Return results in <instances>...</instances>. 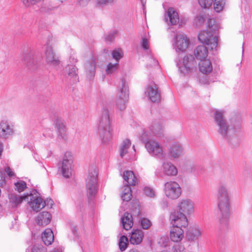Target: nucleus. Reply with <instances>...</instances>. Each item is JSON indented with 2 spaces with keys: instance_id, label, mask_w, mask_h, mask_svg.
<instances>
[{
  "instance_id": "1",
  "label": "nucleus",
  "mask_w": 252,
  "mask_h": 252,
  "mask_svg": "<svg viewBox=\"0 0 252 252\" xmlns=\"http://www.w3.org/2000/svg\"><path fill=\"white\" fill-rule=\"evenodd\" d=\"M217 205L218 218L222 226L227 225L230 215V203L228 190L226 184H220L218 187Z\"/></svg>"
},
{
  "instance_id": "2",
  "label": "nucleus",
  "mask_w": 252,
  "mask_h": 252,
  "mask_svg": "<svg viewBox=\"0 0 252 252\" xmlns=\"http://www.w3.org/2000/svg\"><path fill=\"white\" fill-rule=\"evenodd\" d=\"M194 202L189 198L180 200L177 205L176 211L170 213L169 217L177 224L188 226L189 222L187 215L194 212Z\"/></svg>"
},
{
  "instance_id": "3",
  "label": "nucleus",
  "mask_w": 252,
  "mask_h": 252,
  "mask_svg": "<svg viewBox=\"0 0 252 252\" xmlns=\"http://www.w3.org/2000/svg\"><path fill=\"white\" fill-rule=\"evenodd\" d=\"M97 171L95 165L89 167L88 175L86 179V188L87 197L89 205L93 206L98 190Z\"/></svg>"
},
{
  "instance_id": "4",
  "label": "nucleus",
  "mask_w": 252,
  "mask_h": 252,
  "mask_svg": "<svg viewBox=\"0 0 252 252\" xmlns=\"http://www.w3.org/2000/svg\"><path fill=\"white\" fill-rule=\"evenodd\" d=\"M214 119L215 124L218 126V133L223 137L229 140V142L233 146L238 145L240 142V139L237 135L229 136L228 125L226 120L224 118L223 112L216 110L214 114Z\"/></svg>"
},
{
  "instance_id": "5",
  "label": "nucleus",
  "mask_w": 252,
  "mask_h": 252,
  "mask_svg": "<svg viewBox=\"0 0 252 252\" xmlns=\"http://www.w3.org/2000/svg\"><path fill=\"white\" fill-rule=\"evenodd\" d=\"M98 133L102 142L106 143L112 138V128L110 126L108 110L103 109L98 124Z\"/></svg>"
},
{
  "instance_id": "6",
  "label": "nucleus",
  "mask_w": 252,
  "mask_h": 252,
  "mask_svg": "<svg viewBox=\"0 0 252 252\" xmlns=\"http://www.w3.org/2000/svg\"><path fill=\"white\" fill-rule=\"evenodd\" d=\"M208 30L201 32L198 35L199 40L204 44L208 45L211 49H215L218 45L217 36L214 35L217 30V26L215 25V21L210 19L207 21Z\"/></svg>"
},
{
  "instance_id": "7",
  "label": "nucleus",
  "mask_w": 252,
  "mask_h": 252,
  "mask_svg": "<svg viewBox=\"0 0 252 252\" xmlns=\"http://www.w3.org/2000/svg\"><path fill=\"white\" fill-rule=\"evenodd\" d=\"M128 86L125 79H122L118 87L116 105L119 109H126L129 98Z\"/></svg>"
},
{
  "instance_id": "8",
  "label": "nucleus",
  "mask_w": 252,
  "mask_h": 252,
  "mask_svg": "<svg viewBox=\"0 0 252 252\" xmlns=\"http://www.w3.org/2000/svg\"><path fill=\"white\" fill-rule=\"evenodd\" d=\"M164 192L168 198L175 200L181 196L182 189L180 185L177 182L168 181L164 184Z\"/></svg>"
},
{
  "instance_id": "9",
  "label": "nucleus",
  "mask_w": 252,
  "mask_h": 252,
  "mask_svg": "<svg viewBox=\"0 0 252 252\" xmlns=\"http://www.w3.org/2000/svg\"><path fill=\"white\" fill-rule=\"evenodd\" d=\"M176 65L178 67L179 70L181 73L184 74L191 71L196 65V63L192 55H189L185 56L182 62L178 59L175 60Z\"/></svg>"
},
{
  "instance_id": "10",
  "label": "nucleus",
  "mask_w": 252,
  "mask_h": 252,
  "mask_svg": "<svg viewBox=\"0 0 252 252\" xmlns=\"http://www.w3.org/2000/svg\"><path fill=\"white\" fill-rule=\"evenodd\" d=\"M147 151L152 156L156 157L161 159L165 158V154L163 152L162 147L157 141L151 140L147 142L145 145Z\"/></svg>"
},
{
  "instance_id": "11",
  "label": "nucleus",
  "mask_w": 252,
  "mask_h": 252,
  "mask_svg": "<svg viewBox=\"0 0 252 252\" xmlns=\"http://www.w3.org/2000/svg\"><path fill=\"white\" fill-rule=\"evenodd\" d=\"M73 158L71 153L67 152L65 153L62 161V173L63 176L69 178L72 175L73 167Z\"/></svg>"
},
{
  "instance_id": "12",
  "label": "nucleus",
  "mask_w": 252,
  "mask_h": 252,
  "mask_svg": "<svg viewBox=\"0 0 252 252\" xmlns=\"http://www.w3.org/2000/svg\"><path fill=\"white\" fill-rule=\"evenodd\" d=\"M169 220L170 223L173 225L170 231V238L171 240L174 242L181 241L184 237V231L183 228H186L187 226L177 224L172 220L170 217H169Z\"/></svg>"
},
{
  "instance_id": "13",
  "label": "nucleus",
  "mask_w": 252,
  "mask_h": 252,
  "mask_svg": "<svg viewBox=\"0 0 252 252\" xmlns=\"http://www.w3.org/2000/svg\"><path fill=\"white\" fill-rule=\"evenodd\" d=\"M26 199L32 209L36 212L39 211L46 206V202L42 198L36 196H33L32 194H27Z\"/></svg>"
},
{
  "instance_id": "14",
  "label": "nucleus",
  "mask_w": 252,
  "mask_h": 252,
  "mask_svg": "<svg viewBox=\"0 0 252 252\" xmlns=\"http://www.w3.org/2000/svg\"><path fill=\"white\" fill-rule=\"evenodd\" d=\"M189 44V40L183 34H176L173 39V46L176 52L185 51Z\"/></svg>"
},
{
  "instance_id": "15",
  "label": "nucleus",
  "mask_w": 252,
  "mask_h": 252,
  "mask_svg": "<svg viewBox=\"0 0 252 252\" xmlns=\"http://www.w3.org/2000/svg\"><path fill=\"white\" fill-rule=\"evenodd\" d=\"M45 58L48 64L56 66L60 64L59 57L54 52L53 47L51 45L47 44L45 47Z\"/></svg>"
},
{
  "instance_id": "16",
  "label": "nucleus",
  "mask_w": 252,
  "mask_h": 252,
  "mask_svg": "<svg viewBox=\"0 0 252 252\" xmlns=\"http://www.w3.org/2000/svg\"><path fill=\"white\" fill-rule=\"evenodd\" d=\"M145 94L153 102H158L160 100V92L159 91L157 85L155 83L150 84L148 86Z\"/></svg>"
},
{
  "instance_id": "17",
  "label": "nucleus",
  "mask_w": 252,
  "mask_h": 252,
  "mask_svg": "<svg viewBox=\"0 0 252 252\" xmlns=\"http://www.w3.org/2000/svg\"><path fill=\"white\" fill-rule=\"evenodd\" d=\"M14 133V126L6 120H2L0 123V137L7 138Z\"/></svg>"
},
{
  "instance_id": "18",
  "label": "nucleus",
  "mask_w": 252,
  "mask_h": 252,
  "mask_svg": "<svg viewBox=\"0 0 252 252\" xmlns=\"http://www.w3.org/2000/svg\"><path fill=\"white\" fill-rule=\"evenodd\" d=\"M202 231L198 226H190L186 233V239L189 242H194L201 236Z\"/></svg>"
},
{
  "instance_id": "19",
  "label": "nucleus",
  "mask_w": 252,
  "mask_h": 252,
  "mask_svg": "<svg viewBox=\"0 0 252 252\" xmlns=\"http://www.w3.org/2000/svg\"><path fill=\"white\" fill-rule=\"evenodd\" d=\"M144 232L142 230H133L130 234L129 241L131 244L138 245L142 242Z\"/></svg>"
},
{
  "instance_id": "20",
  "label": "nucleus",
  "mask_w": 252,
  "mask_h": 252,
  "mask_svg": "<svg viewBox=\"0 0 252 252\" xmlns=\"http://www.w3.org/2000/svg\"><path fill=\"white\" fill-rule=\"evenodd\" d=\"M162 123L160 120H156L152 122V125L150 127V130L156 136H160L163 133Z\"/></svg>"
},
{
  "instance_id": "21",
  "label": "nucleus",
  "mask_w": 252,
  "mask_h": 252,
  "mask_svg": "<svg viewBox=\"0 0 252 252\" xmlns=\"http://www.w3.org/2000/svg\"><path fill=\"white\" fill-rule=\"evenodd\" d=\"M162 171L163 174L168 176H174L178 173L176 167L170 162L162 163Z\"/></svg>"
},
{
  "instance_id": "22",
  "label": "nucleus",
  "mask_w": 252,
  "mask_h": 252,
  "mask_svg": "<svg viewBox=\"0 0 252 252\" xmlns=\"http://www.w3.org/2000/svg\"><path fill=\"white\" fill-rule=\"evenodd\" d=\"M51 215L48 212H42L39 214L36 219L37 224L39 226H45L50 223Z\"/></svg>"
},
{
  "instance_id": "23",
  "label": "nucleus",
  "mask_w": 252,
  "mask_h": 252,
  "mask_svg": "<svg viewBox=\"0 0 252 252\" xmlns=\"http://www.w3.org/2000/svg\"><path fill=\"white\" fill-rule=\"evenodd\" d=\"M85 67L87 78L89 80L93 79L94 76L95 72V61L94 59L91 58L89 61L86 63Z\"/></svg>"
},
{
  "instance_id": "24",
  "label": "nucleus",
  "mask_w": 252,
  "mask_h": 252,
  "mask_svg": "<svg viewBox=\"0 0 252 252\" xmlns=\"http://www.w3.org/2000/svg\"><path fill=\"white\" fill-rule=\"evenodd\" d=\"M70 64H68L64 69L65 72H66L68 75L70 77H76L77 75V68L74 64V63L77 62L76 59L74 60L73 58H70Z\"/></svg>"
},
{
  "instance_id": "25",
  "label": "nucleus",
  "mask_w": 252,
  "mask_h": 252,
  "mask_svg": "<svg viewBox=\"0 0 252 252\" xmlns=\"http://www.w3.org/2000/svg\"><path fill=\"white\" fill-rule=\"evenodd\" d=\"M196 58L201 61L205 60L208 56L207 48L204 45L198 46L194 51Z\"/></svg>"
},
{
  "instance_id": "26",
  "label": "nucleus",
  "mask_w": 252,
  "mask_h": 252,
  "mask_svg": "<svg viewBox=\"0 0 252 252\" xmlns=\"http://www.w3.org/2000/svg\"><path fill=\"white\" fill-rule=\"evenodd\" d=\"M121 220L123 228L126 230L130 229L133 226L132 215L128 212H125Z\"/></svg>"
},
{
  "instance_id": "27",
  "label": "nucleus",
  "mask_w": 252,
  "mask_h": 252,
  "mask_svg": "<svg viewBox=\"0 0 252 252\" xmlns=\"http://www.w3.org/2000/svg\"><path fill=\"white\" fill-rule=\"evenodd\" d=\"M167 17L169 18V22L172 25H176L179 22L178 14L173 8H168L167 11V15H165V18L166 21L168 22Z\"/></svg>"
},
{
  "instance_id": "28",
  "label": "nucleus",
  "mask_w": 252,
  "mask_h": 252,
  "mask_svg": "<svg viewBox=\"0 0 252 252\" xmlns=\"http://www.w3.org/2000/svg\"><path fill=\"white\" fill-rule=\"evenodd\" d=\"M183 150L182 146L178 143H175L170 146L169 153L172 157L178 158L182 155Z\"/></svg>"
},
{
  "instance_id": "29",
  "label": "nucleus",
  "mask_w": 252,
  "mask_h": 252,
  "mask_svg": "<svg viewBox=\"0 0 252 252\" xmlns=\"http://www.w3.org/2000/svg\"><path fill=\"white\" fill-rule=\"evenodd\" d=\"M54 234L50 228L46 229L42 234V239L46 245H51L54 240Z\"/></svg>"
},
{
  "instance_id": "30",
  "label": "nucleus",
  "mask_w": 252,
  "mask_h": 252,
  "mask_svg": "<svg viewBox=\"0 0 252 252\" xmlns=\"http://www.w3.org/2000/svg\"><path fill=\"white\" fill-rule=\"evenodd\" d=\"M55 127L57 131L58 136L62 138H64L66 135V128L60 119H57L54 123Z\"/></svg>"
},
{
  "instance_id": "31",
  "label": "nucleus",
  "mask_w": 252,
  "mask_h": 252,
  "mask_svg": "<svg viewBox=\"0 0 252 252\" xmlns=\"http://www.w3.org/2000/svg\"><path fill=\"white\" fill-rule=\"evenodd\" d=\"M123 178L125 182H126L129 186H135L136 184V178L131 171H126L123 173Z\"/></svg>"
},
{
  "instance_id": "32",
  "label": "nucleus",
  "mask_w": 252,
  "mask_h": 252,
  "mask_svg": "<svg viewBox=\"0 0 252 252\" xmlns=\"http://www.w3.org/2000/svg\"><path fill=\"white\" fill-rule=\"evenodd\" d=\"M199 65L200 71L204 74L209 73L213 70L212 63L208 60L201 61Z\"/></svg>"
},
{
  "instance_id": "33",
  "label": "nucleus",
  "mask_w": 252,
  "mask_h": 252,
  "mask_svg": "<svg viewBox=\"0 0 252 252\" xmlns=\"http://www.w3.org/2000/svg\"><path fill=\"white\" fill-rule=\"evenodd\" d=\"M131 145V142L129 139H125L122 143L120 147V156L122 158H124L128 153V149Z\"/></svg>"
},
{
  "instance_id": "34",
  "label": "nucleus",
  "mask_w": 252,
  "mask_h": 252,
  "mask_svg": "<svg viewBox=\"0 0 252 252\" xmlns=\"http://www.w3.org/2000/svg\"><path fill=\"white\" fill-rule=\"evenodd\" d=\"M132 197L131 189L128 185H125L121 193V198L123 201H128Z\"/></svg>"
},
{
  "instance_id": "35",
  "label": "nucleus",
  "mask_w": 252,
  "mask_h": 252,
  "mask_svg": "<svg viewBox=\"0 0 252 252\" xmlns=\"http://www.w3.org/2000/svg\"><path fill=\"white\" fill-rule=\"evenodd\" d=\"M9 199L10 202L12 203L13 206L16 207L19 204L21 203L23 200L27 201L26 199V195L20 196L16 194H11Z\"/></svg>"
},
{
  "instance_id": "36",
  "label": "nucleus",
  "mask_w": 252,
  "mask_h": 252,
  "mask_svg": "<svg viewBox=\"0 0 252 252\" xmlns=\"http://www.w3.org/2000/svg\"><path fill=\"white\" fill-rule=\"evenodd\" d=\"M23 60L27 65L30 66L34 63L33 53L32 51L26 52L23 55Z\"/></svg>"
},
{
  "instance_id": "37",
  "label": "nucleus",
  "mask_w": 252,
  "mask_h": 252,
  "mask_svg": "<svg viewBox=\"0 0 252 252\" xmlns=\"http://www.w3.org/2000/svg\"><path fill=\"white\" fill-rule=\"evenodd\" d=\"M116 2V0H95V5L98 7H102L107 5H112Z\"/></svg>"
},
{
  "instance_id": "38",
  "label": "nucleus",
  "mask_w": 252,
  "mask_h": 252,
  "mask_svg": "<svg viewBox=\"0 0 252 252\" xmlns=\"http://www.w3.org/2000/svg\"><path fill=\"white\" fill-rule=\"evenodd\" d=\"M119 63H109L107 66V68L106 69V72L107 74H111L113 73L117 72L119 69Z\"/></svg>"
},
{
  "instance_id": "39",
  "label": "nucleus",
  "mask_w": 252,
  "mask_h": 252,
  "mask_svg": "<svg viewBox=\"0 0 252 252\" xmlns=\"http://www.w3.org/2000/svg\"><path fill=\"white\" fill-rule=\"evenodd\" d=\"M128 245V239L127 237L123 235L120 237L119 242V248L121 251H125Z\"/></svg>"
},
{
  "instance_id": "40",
  "label": "nucleus",
  "mask_w": 252,
  "mask_h": 252,
  "mask_svg": "<svg viewBox=\"0 0 252 252\" xmlns=\"http://www.w3.org/2000/svg\"><path fill=\"white\" fill-rule=\"evenodd\" d=\"M215 10L219 12L221 11L224 6V0H213Z\"/></svg>"
},
{
  "instance_id": "41",
  "label": "nucleus",
  "mask_w": 252,
  "mask_h": 252,
  "mask_svg": "<svg viewBox=\"0 0 252 252\" xmlns=\"http://www.w3.org/2000/svg\"><path fill=\"white\" fill-rule=\"evenodd\" d=\"M15 189L19 192L23 191L27 188V184L23 181H20L15 183Z\"/></svg>"
},
{
  "instance_id": "42",
  "label": "nucleus",
  "mask_w": 252,
  "mask_h": 252,
  "mask_svg": "<svg viewBox=\"0 0 252 252\" xmlns=\"http://www.w3.org/2000/svg\"><path fill=\"white\" fill-rule=\"evenodd\" d=\"M140 225L144 229H148L152 225L151 221L146 218H142L139 221Z\"/></svg>"
},
{
  "instance_id": "43",
  "label": "nucleus",
  "mask_w": 252,
  "mask_h": 252,
  "mask_svg": "<svg viewBox=\"0 0 252 252\" xmlns=\"http://www.w3.org/2000/svg\"><path fill=\"white\" fill-rule=\"evenodd\" d=\"M117 31L116 30H113L112 31H111L109 32H108L107 34L105 35V40L106 41H109L112 42L113 41L115 37L116 34L117 33Z\"/></svg>"
},
{
  "instance_id": "44",
  "label": "nucleus",
  "mask_w": 252,
  "mask_h": 252,
  "mask_svg": "<svg viewBox=\"0 0 252 252\" xmlns=\"http://www.w3.org/2000/svg\"><path fill=\"white\" fill-rule=\"evenodd\" d=\"M169 242L168 237L166 236H161L158 240V244L160 247L165 248Z\"/></svg>"
},
{
  "instance_id": "45",
  "label": "nucleus",
  "mask_w": 252,
  "mask_h": 252,
  "mask_svg": "<svg viewBox=\"0 0 252 252\" xmlns=\"http://www.w3.org/2000/svg\"><path fill=\"white\" fill-rule=\"evenodd\" d=\"M198 2L201 7L207 9L212 5L213 0H198Z\"/></svg>"
},
{
  "instance_id": "46",
  "label": "nucleus",
  "mask_w": 252,
  "mask_h": 252,
  "mask_svg": "<svg viewBox=\"0 0 252 252\" xmlns=\"http://www.w3.org/2000/svg\"><path fill=\"white\" fill-rule=\"evenodd\" d=\"M32 252H46V248L40 244H35L32 248Z\"/></svg>"
},
{
  "instance_id": "47",
  "label": "nucleus",
  "mask_w": 252,
  "mask_h": 252,
  "mask_svg": "<svg viewBox=\"0 0 252 252\" xmlns=\"http://www.w3.org/2000/svg\"><path fill=\"white\" fill-rule=\"evenodd\" d=\"M42 0H22L23 5L26 7H31L40 2Z\"/></svg>"
},
{
  "instance_id": "48",
  "label": "nucleus",
  "mask_w": 252,
  "mask_h": 252,
  "mask_svg": "<svg viewBox=\"0 0 252 252\" xmlns=\"http://www.w3.org/2000/svg\"><path fill=\"white\" fill-rule=\"evenodd\" d=\"M112 56L113 59L118 61L123 57V52L120 49L114 50L112 52Z\"/></svg>"
},
{
  "instance_id": "49",
  "label": "nucleus",
  "mask_w": 252,
  "mask_h": 252,
  "mask_svg": "<svg viewBox=\"0 0 252 252\" xmlns=\"http://www.w3.org/2000/svg\"><path fill=\"white\" fill-rule=\"evenodd\" d=\"M172 252H185V248L181 244H175L172 248Z\"/></svg>"
},
{
  "instance_id": "50",
  "label": "nucleus",
  "mask_w": 252,
  "mask_h": 252,
  "mask_svg": "<svg viewBox=\"0 0 252 252\" xmlns=\"http://www.w3.org/2000/svg\"><path fill=\"white\" fill-rule=\"evenodd\" d=\"M144 191L145 194L148 196L154 197L155 196L154 190L150 187H145L144 189Z\"/></svg>"
},
{
  "instance_id": "51",
  "label": "nucleus",
  "mask_w": 252,
  "mask_h": 252,
  "mask_svg": "<svg viewBox=\"0 0 252 252\" xmlns=\"http://www.w3.org/2000/svg\"><path fill=\"white\" fill-rule=\"evenodd\" d=\"M148 61L149 63L147 64V66L149 67H152L153 66H158V62L156 59L153 58L151 56L148 57Z\"/></svg>"
},
{
  "instance_id": "52",
  "label": "nucleus",
  "mask_w": 252,
  "mask_h": 252,
  "mask_svg": "<svg viewBox=\"0 0 252 252\" xmlns=\"http://www.w3.org/2000/svg\"><path fill=\"white\" fill-rule=\"evenodd\" d=\"M150 135L149 134V133L148 132H144L142 134L140 137V140L145 144H146V142L150 141L149 140Z\"/></svg>"
},
{
  "instance_id": "53",
  "label": "nucleus",
  "mask_w": 252,
  "mask_h": 252,
  "mask_svg": "<svg viewBox=\"0 0 252 252\" xmlns=\"http://www.w3.org/2000/svg\"><path fill=\"white\" fill-rule=\"evenodd\" d=\"M142 46L144 50H147L149 48V42L146 38L142 37Z\"/></svg>"
},
{
  "instance_id": "54",
  "label": "nucleus",
  "mask_w": 252,
  "mask_h": 252,
  "mask_svg": "<svg viewBox=\"0 0 252 252\" xmlns=\"http://www.w3.org/2000/svg\"><path fill=\"white\" fill-rule=\"evenodd\" d=\"M241 127V123L239 120L236 122L235 123L233 124V128L236 132H239L240 131Z\"/></svg>"
},
{
  "instance_id": "55",
  "label": "nucleus",
  "mask_w": 252,
  "mask_h": 252,
  "mask_svg": "<svg viewBox=\"0 0 252 252\" xmlns=\"http://www.w3.org/2000/svg\"><path fill=\"white\" fill-rule=\"evenodd\" d=\"M5 172L9 177H12L14 176V172L9 167H7L4 169Z\"/></svg>"
},
{
  "instance_id": "56",
  "label": "nucleus",
  "mask_w": 252,
  "mask_h": 252,
  "mask_svg": "<svg viewBox=\"0 0 252 252\" xmlns=\"http://www.w3.org/2000/svg\"><path fill=\"white\" fill-rule=\"evenodd\" d=\"M5 182V177L3 173L0 170V187L2 186Z\"/></svg>"
},
{
  "instance_id": "57",
  "label": "nucleus",
  "mask_w": 252,
  "mask_h": 252,
  "mask_svg": "<svg viewBox=\"0 0 252 252\" xmlns=\"http://www.w3.org/2000/svg\"><path fill=\"white\" fill-rule=\"evenodd\" d=\"M196 20L200 24H201L205 22V18L203 15H199L196 17Z\"/></svg>"
},
{
  "instance_id": "58",
  "label": "nucleus",
  "mask_w": 252,
  "mask_h": 252,
  "mask_svg": "<svg viewBox=\"0 0 252 252\" xmlns=\"http://www.w3.org/2000/svg\"><path fill=\"white\" fill-rule=\"evenodd\" d=\"M43 135L46 137H48L52 138L53 137V134L52 131L50 129H47L45 133H43Z\"/></svg>"
},
{
  "instance_id": "59",
  "label": "nucleus",
  "mask_w": 252,
  "mask_h": 252,
  "mask_svg": "<svg viewBox=\"0 0 252 252\" xmlns=\"http://www.w3.org/2000/svg\"><path fill=\"white\" fill-rule=\"evenodd\" d=\"M45 201L46 202V205H47V206H52L54 204L53 201L51 199H47L46 201Z\"/></svg>"
},
{
  "instance_id": "60",
  "label": "nucleus",
  "mask_w": 252,
  "mask_h": 252,
  "mask_svg": "<svg viewBox=\"0 0 252 252\" xmlns=\"http://www.w3.org/2000/svg\"><path fill=\"white\" fill-rule=\"evenodd\" d=\"M141 0V4L142 5L143 10H144V9L145 8V4L146 3V0Z\"/></svg>"
},
{
  "instance_id": "61",
  "label": "nucleus",
  "mask_w": 252,
  "mask_h": 252,
  "mask_svg": "<svg viewBox=\"0 0 252 252\" xmlns=\"http://www.w3.org/2000/svg\"><path fill=\"white\" fill-rule=\"evenodd\" d=\"M3 144L0 142V157L1 156L3 151Z\"/></svg>"
},
{
  "instance_id": "62",
  "label": "nucleus",
  "mask_w": 252,
  "mask_h": 252,
  "mask_svg": "<svg viewBox=\"0 0 252 252\" xmlns=\"http://www.w3.org/2000/svg\"><path fill=\"white\" fill-rule=\"evenodd\" d=\"M90 0H80V4L81 3V2L82 3V4H86L88 2H89Z\"/></svg>"
},
{
  "instance_id": "63",
  "label": "nucleus",
  "mask_w": 252,
  "mask_h": 252,
  "mask_svg": "<svg viewBox=\"0 0 252 252\" xmlns=\"http://www.w3.org/2000/svg\"><path fill=\"white\" fill-rule=\"evenodd\" d=\"M72 233H73V234L74 235H77V230H76L75 228L74 229H72Z\"/></svg>"
},
{
  "instance_id": "64",
  "label": "nucleus",
  "mask_w": 252,
  "mask_h": 252,
  "mask_svg": "<svg viewBox=\"0 0 252 252\" xmlns=\"http://www.w3.org/2000/svg\"><path fill=\"white\" fill-rule=\"evenodd\" d=\"M128 252H140L137 250L132 249V250H129Z\"/></svg>"
}]
</instances>
